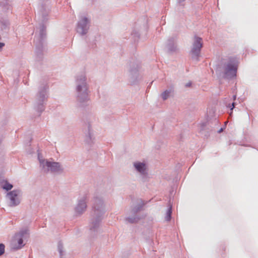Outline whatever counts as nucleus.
Returning a JSON list of instances; mask_svg holds the SVG:
<instances>
[{
  "mask_svg": "<svg viewBox=\"0 0 258 258\" xmlns=\"http://www.w3.org/2000/svg\"><path fill=\"white\" fill-rule=\"evenodd\" d=\"M49 86L46 82H41L35 96L34 107L35 110L40 114L45 109V102L48 97Z\"/></svg>",
  "mask_w": 258,
  "mask_h": 258,
  "instance_id": "obj_3",
  "label": "nucleus"
},
{
  "mask_svg": "<svg viewBox=\"0 0 258 258\" xmlns=\"http://www.w3.org/2000/svg\"><path fill=\"white\" fill-rule=\"evenodd\" d=\"M47 15H43V16H42L43 23H44V22L47 20Z\"/></svg>",
  "mask_w": 258,
  "mask_h": 258,
  "instance_id": "obj_25",
  "label": "nucleus"
},
{
  "mask_svg": "<svg viewBox=\"0 0 258 258\" xmlns=\"http://www.w3.org/2000/svg\"><path fill=\"white\" fill-rule=\"evenodd\" d=\"M235 103L234 102H233L231 106L229 107H230V110L232 111L233 109L235 107Z\"/></svg>",
  "mask_w": 258,
  "mask_h": 258,
  "instance_id": "obj_27",
  "label": "nucleus"
},
{
  "mask_svg": "<svg viewBox=\"0 0 258 258\" xmlns=\"http://www.w3.org/2000/svg\"><path fill=\"white\" fill-rule=\"evenodd\" d=\"M173 92V88L167 89L161 94V97L162 99L164 101L167 100L170 96L172 92Z\"/></svg>",
  "mask_w": 258,
  "mask_h": 258,
  "instance_id": "obj_20",
  "label": "nucleus"
},
{
  "mask_svg": "<svg viewBox=\"0 0 258 258\" xmlns=\"http://www.w3.org/2000/svg\"><path fill=\"white\" fill-rule=\"evenodd\" d=\"M22 196V191L20 189L8 192L6 197L9 200V206L13 207L18 206L21 203Z\"/></svg>",
  "mask_w": 258,
  "mask_h": 258,
  "instance_id": "obj_10",
  "label": "nucleus"
},
{
  "mask_svg": "<svg viewBox=\"0 0 258 258\" xmlns=\"http://www.w3.org/2000/svg\"><path fill=\"white\" fill-rule=\"evenodd\" d=\"M132 36H133V37L135 38V39L136 40V38L138 39L140 37V34L138 31H137L136 30H133V32L131 33Z\"/></svg>",
  "mask_w": 258,
  "mask_h": 258,
  "instance_id": "obj_23",
  "label": "nucleus"
},
{
  "mask_svg": "<svg viewBox=\"0 0 258 258\" xmlns=\"http://www.w3.org/2000/svg\"><path fill=\"white\" fill-rule=\"evenodd\" d=\"M146 203L142 199H138L136 204L131 206L130 210L128 211L127 216L125 218L126 222L130 224H136L139 222L140 220L144 219L146 215L140 213L145 205Z\"/></svg>",
  "mask_w": 258,
  "mask_h": 258,
  "instance_id": "obj_4",
  "label": "nucleus"
},
{
  "mask_svg": "<svg viewBox=\"0 0 258 258\" xmlns=\"http://www.w3.org/2000/svg\"><path fill=\"white\" fill-rule=\"evenodd\" d=\"M40 166L42 167L44 172H48L50 171L53 173H61L64 168L61 164L56 162H50L40 159L39 158Z\"/></svg>",
  "mask_w": 258,
  "mask_h": 258,
  "instance_id": "obj_9",
  "label": "nucleus"
},
{
  "mask_svg": "<svg viewBox=\"0 0 258 258\" xmlns=\"http://www.w3.org/2000/svg\"><path fill=\"white\" fill-rule=\"evenodd\" d=\"M12 0H4L0 2V7L2 8L3 11L6 12L7 11H11L12 10V6L9 4V2Z\"/></svg>",
  "mask_w": 258,
  "mask_h": 258,
  "instance_id": "obj_18",
  "label": "nucleus"
},
{
  "mask_svg": "<svg viewBox=\"0 0 258 258\" xmlns=\"http://www.w3.org/2000/svg\"><path fill=\"white\" fill-rule=\"evenodd\" d=\"M5 251V245L3 243H0V256L2 255Z\"/></svg>",
  "mask_w": 258,
  "mask_h": 258,
  "instance_id": "obj_24",
  "label": "nucleus"
},
{
  "mask_svg": "<svg viewBox=\"0 0 258 258\" xmlns=\"http://www.w3.org/2000/svg\"><path fill=\"white\" fill-rule=\"evenodd\" d=\"M90 23V21L88 18L81 17L76 28L77 33L82 36L86 35L89 29Z\"/></svg>",
  "mask_w": 258,
  "mask_h": 258,
  "instance_id": "obj_13",
  "label": "nucleus"
},
{
  "mask_svg": "<svg viewBox=\"0 0 258 258\" xmlns=\"http://www.w3.org/2000/svg\"><path fill=\"white\" fill-rule=\"evenodd\" d=\"M106 211L105 204L102 196L94 194L92 200V214L90 224L91 231H97Z\"/></svg>",
  "mask_w": 258,
  "mask_h": 258,
  "instance_id": "obj_1",
  "label": "nucleus"
},
{
  "mask_svg": "<svg viewBox=\"0 0 258 258\" xmlns=\"http://www.w3.org/2000/svg\"><path fill=\"white\" fill-rule=\"evenodd\" d=\"M203 46L202 38L197 36H195L189 51V55L193 60L198 61L201 56L202 48Z\"/></svg>",
  "mask_w": 258,
  "mask_h": 258,
  "instance_id": "obj_8",
  "label": "nucleus"
},
{
  "mask_svg": "<svg viewBox=\"0 0 258 258\" xmlns=\"http://www.w3.org/2000/svg\"><path fill=\"white\" fill-rule=\"evenodd\" d=\"M0 185L2 188L7 191L10 190L13 187V184L9 183L7 180H5L0 182Z\"/></svg>",
  "mask_w": 258,
  "mask_h": 258,
  "instance_id": "obj_19",
  "label": "nucleus"
},
{
  "mask_svg": "<svg viewBox=\"0 0 258 258\" xmlns=\"http://www.w3.org/2000/svg\"><path fill=\"white\" fill-rule=\"evenodd\" d=\"M75 92L76 100L83 103L89 100V85L85 73L78 74L75 77Z\"/></svg>",
  "mask_w": 258,
  "mask_h": 258,
  "instance_id": "obj_2",
  "label": "nucleus"
},
{
  "mask_svg": "<svg viewBox=\"0 0 258 258\" xmlns=\"http://www.w3.org/2000/svg\"><path fill=\"white\" fill-rule=\"evenodd\" d=\"M174 38L172 37L167 41L166 46L170 52H174L176 50L177 47L174 43Z\"/></svg>",
  "mask_w": 258,
  "mask_h": 258,
  "instance_id": "obj_16",
  "label": "nucleus"
},
{
  "mask_svg": "<svg viewBox=\"0 0 258 258\" xmlns=\"http://www.w3.org/2000/svg\"><path fill=\"white\" fill-rule=\"evenodd\" d=\"M236 95H234L233 96V99L235 100L236 99Z\"/></svg>",
  "mask_w": 258,
  "mask_h": 258,
  "instance_id": "obj_30",
  "label": "nucleus"
},
{
  "mask_svg": "<svg viewBox=\"0 0 258 258\" xmlns=\"http://www.w3.org/2000/svg\"><path fill=\"white\" fill-rule=\"evenodd\" d=\"M57 249H58V252L59 253L60 258H63L62 257L63 253V245H62V242L61 241H59L58 242Z\"/></svg>",
  "mask_w": 258,
  "mask_h": 258,
  "instance_id": "obj_22",
  "label": "nucleus"
},
{
  "mask_svg": "<svg viewBox=\"0 0 258 258\" xmlns=\"http://www.w3.org/2000/svg\"><path fill=\"white\" fill-rule=\"evenodd\" d=\"M223 128H221L218 131V132L219 133H221V132L223 131Z\"/></svg>",
  "mask_w": 258,
  "mask_h": 258,
  "instance_id": "obj_29",
  "label": "nucleus"
},
{
  "mask_svg": "<svg viewBox=\"0 0 258 258\" xmlns=\"http://www.w3.org/2000/svg\"><path fill=\"white\" fill-rule=\"evenodd\" d=\"M5 43L3 42H0V51L2 50L3 47L5 46Z\"/></svg>",
  "mask_w": 258,
  "mask_h": 258,
  "instance_id": "obj_28",
  "label": "nucleus"
},
{
  "mask_svg": "<svg viewBox=\"0 0 258 258\" xmlns=\"http://www.w3.org/2000/svg\"><path fill=\"white\" fill-rule=\"evenodd\" d=\"M83 132L85 136V142L88 144L93 142V130L91 118H87L83 126Z\"/></svg>",
  "mask_w": 258,
  "mask_h": 258,
  "instance_id": "obj_12",
  "label": "nucleus"
},
{
  "mask_svg": "<svg viewBox=\"0 0 258 258\" xmlns=\"http://www.w3.org/2000/svg\"><path fill=\"white\" fill-rule=\"evenodd\" d=\"M238 63L237 58L229 57L227 61L223 63V77L225 79H231L236 77Z\"/></svg>",
  "mask_w": 258,
  "mask_h": 258,
  "instance_id": "obj_6",
  "label": "nucleus"
},
{
  "mask_svg": "<svg viewBox=\"0 0 258 258\" xmlns=\"http://www.w3.org/2000/svg\"><path fill=\"white\" fill-rule=\"evenodd\" d=\"M215 123H218V121L216 119L215 120Z\"/></svg>",
  "mask_w": 258,
  "mask_h": 258,
  "instance_id": "obj_31",
  "label": "nucleus"
},
{
  "mask_svg": "<svg viewBox=\"0 0 258 258\" xmlns=\"http://www.w3.org/2000/svg\"><path fill=\"white\" fill-rule=\"evenodd\" d=\"M232 114V111L230 113V115H231Z\"/></svg>",
  "mask_w": 258,
  "mask_h": 258,
  "instance_id": "obj_33",
  "label": "nucleus"
},
{
  "mask_svg": "<svg viewBox=\"0 0 258 258\" xmlns=\"http://www.w3.org/2000/svg\"><path fill=\"white\" fill-rule=\"evenodd\" d=\"M191 86V82H189L187 83H186L185 84V87L187 88V87H190V86Z\"/></svg>",
  "mask_w": 258,
  "mask_h": 258,
  "instance_id": "obj_26",
  "label": "nucleus"
},
{
  "mask_svg": "<svg viewBox=\"0 0 258 258\" xmlns=\"http://www.w3.org/2000/svg\"><path fill=\"white\" fill-rule=\"evenodd\" d=\"M133 165L136 171L141 175H145L146 172V165L144 162H135Z\"/></svg>",
  "mask_w": 258,
  "mask_h": 258,
  "instance_id": "obj_15",
  "label": "nucleus"
},
{
  "mask_svg": "<svg viewBox=\"0 0 258 258\" xmlns=\"http://www.w3.org/2000/svg\"><path fill=\"white\" fill-rule=\"evenodd\" d=\"M46 38V26L43 23L40 25L39 36H35L34 41L36 45L35 54L37 61L41 60L43 56L44 41Z\"/></svg>",
  "mask_w": 258,
  "mask_h": 258,
  "instance_id": "obj_5",
  "label": "nucleus"
},
{
  "mask_svg": "<svg viewBox=\"0 0 258 258\" xmlns=\"http://www.w3.org/2000/svg\"><path fill=\"white\" fill-rule=\"evenodd\" d=\"M172 214V207L170 206L167 209L166 212V215L165 217V219L167 221H169L171 220Z\"/></svg>",
  "mask_w": 258,
  "mask_h": 258,
  "instance_id": "obj_21",
  "label": "nucleus"
},
{
  "mask_svg": "<svg viewBox=\"0 0 258 258\" xmlns=\"http://www.w3.org/2000/svg\"><path fill=\"white\" fill-rule=\"evenodd\" d=\"M29 235V231L28 229H23L16 233L12 241V248L15 250L22 248L25 245L24 240L28 238Z\"/></svg>",
  "mask_w": 258,
  "mask_h": 258,
  "instance_id": "obj_7",
  "label": "nucleus"
},
{
  "mask_svg": "<svg viewBox=\"0 0 258 258\" xmlns=\"http://www.w3.org/2000/svg\"><path fill=\"white\" fill-rule=\"evenodd\" d=\"M88 201L87 195L86 194L78 200V203L75 208V213L78 215L84 213L87 207V203Z\"/></svg>",
  "mask_w": 258,
  "mask_h": 258,
  "instance_id": "obj_14",
  "label": "nucleus"
},
{
  "mask_svg": "<svg viewBox=\"0 0 258 258\" xmlns=\"http://www.w3.org/2000/svg\"><path fill=\"white\" fill-rule=\"evenodd\" d=\"M139 64L134 62L130 63L128 80L132 85L136 84L141 79L139 73Z\"/></svg>",
  "mask_w": 258,
  "mask_h": 258,
  "instance_id": "obj_11",
  "label": "nucleus"
},
{
  "mask_svg": "<svg viewBox=\"0 0 258 258\" xmlns=\"http://www.w3.org/2000/svg\"><path fill=\"white\" fill-rule=\"evenodd\" d=\"M181 2H184L185 1V0H180Z\"/></svg>",
  "mask_w": 258,
  "mask_h": 258,
  "instance_id": "obj_32",
  "label": "nucleus"
},
{
  "mask_svg": "<svg viewBox=\"0 0 258 258\" xmlns=\"http://www.w3.org/2000/svg\"><path fill=\"white\" fill-rule=\"evenodd\" d=\"M0 25L2 30L7 32L9 29L10 23L9 20L5 18L0 19Z\"/></svg>",
  "mask_w": 258,
  "mask_h": 258,
  "instance_id": "obj_17",
  "label": "nucleus"
}]
</instances>
